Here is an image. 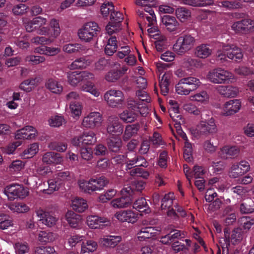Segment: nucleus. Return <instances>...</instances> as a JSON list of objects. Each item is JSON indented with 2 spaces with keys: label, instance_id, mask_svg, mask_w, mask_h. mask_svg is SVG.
<instances>
[{
  "label": "nucleus",
  "instance_id": "obj_61",
  "mask_svg": "<svg viewBox=\"0 0 254 254\" xmlns=\"http://www.w3.org/2000/svg\"><path fill=\"white\" fill-rule=\"evenodd\" d=\"M56 178L61 185L64 182L70 181L73 179L72 174L68 171L59 172L56 175Z\"/></svg>",
  "mask_w": 254,
  "mask_h": 254
},
{
  "label": "nucleus",
  "instance_id": "obj_25",
  "mask_svg": "<svg viewBox=\"0 0 254 254\" xmlns=\"http://www.w3.org/2000/svg\"><path fill=\"white\" fill-rule=\"evenodd\" d=\"M122 241L121 236L108 235L101 238L99 242L104 247L114 248Z\"/></svg>",
  "mask_w": 254,
  "mask_h": 254
},
{
  "label": "nucleus",
  "instance_id": "obj_15",
  "mask_svg": "<svg viewBox=\"0 0 254 254\" xmlns=\"http://www.w3.org/2000/svg\"><path fill=\"white\" fill-rule=\"evenodd\" d=\"M179 108L173 107L170 110V115L173 120L174 121V126L176 129L177 133L182 137L183 139H187V135L183 131L181 127V123H184L182 116L179 114Z\"/></svg>",
  "mask_w": 254,
  "mask_h": 254
},
{
  "label": "nucleus",
  "instance_id": "obj_37",
  "mask_svg": "<svg viewBox=\"0 0 254 254\" xmlns=\"http://www.w3.org/2000/svg\"><path fill=\"white\" fill-rule=\"evenodd\" d=\"M98 248L97 243L92 240L82 242L81 245V254H90L96 251Z\"/></svg>",
  "mask_w": 254,
  "mask_h": 254
},
{
  "label": "nucleus",
  "instance_id": "obj_8",
  "mask_svg": "<svg viewBox=\"0 0 254 254\" xmlns=\"http://www.w3.org/2000/svg\"><path fill=\"white\" fill-rule=\"evenodd\" d=\"M102 123V116L98 112H92L85 116L81 125L83 127L94 128L100 126Z\"/></svg>",
  "mask_w": 254,
  "mask_h": 254
},
{
  "label": "nucleus",
  "instance_id": "obj_35",
  "mask_svg": "<svg viewBox=\"0 0 254 254\" xmlns=\"http://www.w3.org/2000/svg\"><path fill=\"white\" fill-rule=\"evenodd\" d=\"M7 207L11 211L17 213H26L30 210L29 207L26 204L22 202H15L9 203Z\"/></svg>",
  "mask_w": 254,
  "mask_h": 254
},
{
  "label": "nucleus",
  "instance_id": "obj_38",
  "mask_svg": "<svg viewBox=\"0 0 254 254\" xmlns=\"http://www.w3.org/2000/svg\"><path fill=\"white\" fill-rule=\"evenodd\" d=\"M79 89L81 91L90 93L95 97H98L100 95L99 90L95 87V84L91 81H87L81 84Z\"/></svg>",
  "mask_w": 254,
  "mask_h": 254
},
{
  "label": "nucleus",
  "instance_id": "obj_34",
  "mask_svg": "<svg viewBox=\"0 0 254 254\" xmlns=\"http://www.w3.org/2000/svg\"><path fill=\"white\" fill-rule=\"evenodd\" d=\"M212 50L206 44H201L197 46L194 50L195 56L200 59H205L212 54Z\"/></svg>",
  "mask_w": 254,
  "mask_h": 254
},
{
  "label": "nucleus",
  "instance_id": "obj_27",
  "mask_svg": "<svg viewBox=\"0 0 254 254\" xmlns=\"http://www.w3.org/2000/svg\"><path fill=\"white\" fill-rule=\"evenodd\" d=\"M45 87L50 92L56 94H60L63 91V87L59 81L54 78L48 79L45 82Z\"/></svg>",
  "mask_w": 254,
  "mask_h": 254
},
{
  "label": "nucleus",
  "instance_id": "obj_9",
  "mask_svg": "<svg viewBox=\"0 0 254 254\" xmlns=\"http://www.w3.org/2000/svg\"><path fill=\"white\" fill-rule=\"evenodd\" d=\"M114 216L120 222L131 224L136 222L139 218L138 213L131 209L117 211Z\"/></svg>",
  "mask_w": 254,
  "mask_h": 254
},
{
  "label": "nucleus",
  "instance_id": "obj_23",
  "mask_svg": "<svg viewBox=\"0 0 254 254\" xmlns=\"http://www.w3.org/2000/svg\"><path fill=\"white\" fill-rule=\"evenodd\" d=\"M27 172L33 176H45L50 172V168L48 166H37L36 162L32 163L31 165L27 169Z\"/></svg>",
  "mask_w": 254,
  "mask_h": 254
},
{
  "label": "nucleus",
  "instance_id": "obj_40",
  "mask_svg": "<svg viewBox=\"0 0 254 254\" xmlns=\"http://www.w3.org/2000/svg\"><path fill=\"white\" fill-rule=\"evenodd\" d=\"M83 106L78 102H71L69 104V110L71 117L75 120H78L81 115Z\"/></svg>",
  "mask_w": 254,
  "mask_h": 254
},
{
  "label": "nucleus",
  "instance_id": "obj_7",
  "mask_svg": "<svg viewBox=\"0 0 254 254\" xmlns=\"http://www.w3.org/2000/svg\"><path fill=\"white\" fill-rule=\"evenodd\" d=\"M3 193L9 200L15 199H23L29 193V189L22 185L13 184L6 186L3 190Z\"/></svg>",
  "mask_w": 254,
  "mask_h": 254
},
{
  "label": "nucleus",
  "instance_id": "obj_62",
  "mask_svg": "<svg viewBox=\"0 0 254 254\" xmlns=\"http://www.w3.org/2000/svg\"><path fill=\"white\" fill-rule=\"evenodd\" d=\"M238 0H227L220 2L218 5L226 10L236 8L240 6Z\"/></svg>",
  "mask_w": 254,
  "mask_h": 254
},
{
  "label": "nucleus",
  "instance_id": "obj_63",
  "mask_svg": "<svg viewBox=\"0 0 254 254\" xmlns=\"http://www.w3.org/2000/svg\"><path fill=\"white\" fill-rule=\"evenodd\" d=\"M80 155L83 160L90 161L93 157V150L89 147H82L80 150Z\"/></svg>",
  "mask_w": 254,
  "mask_h": 254
},
{
  "label": "nucleus",
  "instance_id": "obj_5",
  "mask_svg": "<svg viewBox=\"0 0 254 254\" xmlns=\"http://www.w3.org/2000/svg\"><path fill=\"white\" fill-rule=\"evenodd\" d=\"M191 134L195 137L202 134H213L217 132V127L215 120L210 118L207 121H201L195 127L190 129Z\"/></svg>",
  "mask_w": 254,
  "mask_h": 254
},
{
  "label": "nucleus",
  "instance_id": "obj_12",
  "mask_svg": "<svg viewBox=\"0 0 254 254\" xmlns=\"http://www.w3.org/2000/svg\"><path fill=\"white\" fill-rule=\"evenodd\" d=\"M224 51L226 52L227 57L230 60L236 62L241 61L243 58V53L242 50L235 45L220 44Z\"/></svg>",
  "mask_w": 254,
  "mask_h": 254
},
{
  "label": "nucleus",
  "instance_id": "obj_47",
  "mask_svg": "<svg viewBox=\"0 0 254 254\" xmlns=\"http://www.w3.org/2000/svg\"><path fill=\"white\" fill-rule=\"evenodd\" d=\"M133 208L138 211L144 212L145 213H148L150 209L148 206L146 201L143 197L139 198L136 200L133 203Z\"/></svg>",
  "mask_w": 254,
  "mask_h": 254
},
{
  "label": "nucleus",
  "instance_id": "obj_17",
  "mask_svg": "<svg viewBox=\"0 0 254 254\" xmlns=\"http://www.w3.org/2000/svg\"><path fill=\"white\" fill-rule=\"evenodd\" d=\"M126 164L127 170L131 169V167L136 164H138V166H148V163L143 157L138 156L133 152H128L127 154Z\"/></svg>",
  "mask_w": 254,
  "mask_h": 254
},
{
  "label": "nucleus",
  "instance_id": "obj_14",
  "mask_svg": "<svg viewBox=\"0 0 254 254\" xmlns=\"http://www.w3.org/2000/svg\"><path fill=\"white\" fill-rule=\"evenodd\" d=\"M106 129L110 134L120 135L123 132L124 126L118 117L111 116L108 119Z\"/></svg>",
  "mask_w": 254,
  "mask_h": 254
},
{
  "label": "nucleus",
  "instance_id": "obj_60",
  "mask_svg": "<svg viewBox=\"0 0 254 254\" xmlns=\"http://www.w3.org/2000/svg\"><path fill=\"white\" fill-rule=\"evenodd\" d=\"M109 149L113 152H118L122 146V140L119 138L113 137L108 142Z\"/></svg>",
  "mask_w": 254,
  "mask_h": 254
},
{
  "label": "nucleus",
  "instance_id": "obj_48",
  "mask_svg": "<svg viewBox=\"0 0 254 254\" xmlns=\"http://www.w3.org/2000/svg\"><path fill=\"white\" fill-rule=\"evenodd\" d=\"M187 86L183 79H181L175 86L176 93L181 95H189L192 91L190 88H188Z\"/></svg>",
  "mask_w": 254,
  "mask_h": 254
},
{
  "label": "nucleus",
  "instance_id": "obj_39",
  "mask_svg": "<svg viewBox=\"0 0 254 254\" xmlns=\"http://www.w3.org/2000/svg\"><path fill=\"white\" fill-rule=\"evenodd\" d=\"M171 77V73L170 72H165L161 78L159 77V85L161 89V92L162 95L165 96L169 91V80Z\"/></svg>",
  "mask_w": 254,
  "mask_h": 254
},
{
  "label": "nucleus",
  "instance_id": "obj_41",
  "mask_svg": "<svg viewBox=\"0 0 254 254\" xmlns=\"http://www.w3.org/2000/svg\"><path fill=\"white\" fill-rule=\"evenodd\" d=\"M39 80L34 78L25 80L19 85V88L26 92L32 91L37 85Z\"/></svg>",
  "mask_w": 254,
  "mask_h": 254
},
{
  "label": "nucleus",
  "instance_id": "obj_3",
  "mask_svg": "<svg viewBox=\"0 0 254 254\" xmlns=\"http://www.w3.org/2000/svg\"><path fill=\"white\" fill-rule=\"evenodd\" d=\"M100 32V28L94 21L84 23L77 32L79 39L85 43H89L96 38Z\"/></svg>",
  "mask_w": 254,
  "mask_h": 254
},
{
  "label": "nucleus",
  "instance_id": "obj_55",
  "mask_svg": "<svg viewBox=\"0 0 254 254\" xmlns=\"http://www.w3.org/2000/svg\"><path fill=\"white\" fill-rule=\"evenodd\" d=\"M82 50V46L79 43H70L65 44L63 47V50L68 54L75 53Z\"/></svg>",
  "mask_w": 254,
  "mask_h": 254
},
{
  "label": "nucleus",
  "instance_id": "obj_53",
  "mask_svg": "<svg viewBox=\"0 0 254 254\" xmlns=\"http://www.w3.org/2000/svg\"><path fill=\"white\" fill-rule=\"evenodd\" d=\"M182 79L188 86H190L191 87V89L192 91L197 89L201 85V82L200 80L194 76H189Z\"/></svg>",
  "mask_w": 254,
  "mask_h": 254
},
{
  "label": "nucleus",
  "instance_id": "obj_22",
  "mask_svg": "<svg viewBox=\"0 0 254 254\" xmlns=\"http://www.w3.org/2000/svg\"><path fill=\"white\" fill-rule=\"evenodd\" d=\"M216 91L222 96L227 98H233L238 95L239 90L232 86L219 85L216 87Z\"/></svg>",
  "mask_w": 254,
  "mask_h": 254
},
{
  "label": "nucleus",
  "instance_id": "obj_50",
  "mask_svg": "<svg viewBox=\"0 0 254 254\" xmlns=\"http://www.w3.org/2000/svg\"><path fill=\"white\" fill-rule=\"evenodd\" d=\"M176 15L181 22H184L190 17L191 12L188 9L180 7L176 9Z\"/></svg>",
  "mask_w": 254,
  "mask_h": 254
},
{
  "label": "nucleus",
  "instance_id": "obj_6",
  "mask_svg": "<svg viewBox=\"0 0 254 254\" xmlns=\"http://www.w3.org/2000/svg\"><path fill=\"white\" fill-rule=\"evenodd\" d=\"M195 42L194 37L190 35L181 36L173 45V50L178 55H183L193 48Z\"/></svg>",
  "mask_w": 254,
  "mask_h": 254
},
{
  "label": "nucleus",
  "instance_id": "obj_54",
  "mask_svg": "<svg viewBox=\"0 0 254 254\" xmlns=\"http://www.w3.org/2000/svg\"><path fill=\"white\" fill-rule=\"evenodd\" d=\"M12 226L13 222L9 215L4 213L0 214V229L5 230Z\"/></svg>",
  "mask_w": 254,
  "mask_h": 254
},
{
  "label": "nucleus",
  "instance_id": "obj_64",
  "mask_svg": "<svg viewBox=\"0 0 254 254\" xmlns=\"http://www.w3.org/2000/svg\"><path fill=\"white\" fill-rule=\"evenodd\" d=\"M28 7L23 3H19L14 5L12 12L15 15H22L26 13Z\"/></svg>",
  "mask_w": 254,
  "mask_h": 254
},
{
  "label": "nucleus",
  "instance_id": "obj_10",
  "mask_svg": "<svg viewBox=\"0 0 254 254\" xmlns=\"http://www.w3.org/2000/svg\"><path fill=\"white\" fill-rule=\"evenodd\" d=\"M36 214L39 221L48 228L54 227L59 221V218L54 213L45 211L41 208L36 211Z\"/></svg>",
  "mask_w": 254,
  "mask_h": 254
},
{
  "label": "nucleus",
  "instance_id": "obj_31",
  "mask_svg": "<svg viewBox=\"0 0 254 254\" xmlns=\"http://www.w3.org/2000/svg\"><path fill=\"white\" fill-rule=\"evenodd\" d=\"M190 100L203 105H207L209 103L210 96L208 93L205 90H202L196 92L190 97Z\"/></svg>",
  "mask_w": 254,
  "mask_h": 254
},
{
  "label": "nucleus",
  "instance_id": "obj_43",
  "mask_svg": "<svg viewBox=\"0 0 254 254\" xmlns=\"http://www.w3.org/2000/svg\"><path fill=\"white\" fill-rule=\"evenodd\" d=\"M39 151V145L37 143L30 144L20 154L22 158H31L35 155Z\"/></svg>",
  "mask_w": 254,
  "mask_h": 254
},
{
  "label": "nucleus",
  "instance_id": "obj_58",
  "mask_svg": "<svg viewBox=\"0 0 254 254\" xmlns=\"http://www.w3.org/2000/svg\"><path fill=\"white\" fill-rule=\"evenodd\" d=\"M174 195L172 192H169L166 194L162 200L161 208L162 209H170L172 206Z\"/></svg>",
  "mask_w": 254,
  "mask_h": 254
},
{
  "label": "nucleus",
  "instance_id": "obj_20",
  "mask_svg": "<svg viewBox=\"0 0 254 254\" xmlns=\"http://www.w3.org/2000/svg\"><path fill=\"white\" fill-rule=\"evenodd\" d=\"M161 229L157 227L146 226L142 227L138 232L137 239L139 241H143L155 236L158 232H160Z\"/></svg>",
  "mask_w": 254,
  "mask_h": 254
},
{
  "label": "nucleus",
  "instance_id": "obj_29",
  "mask_svg": "<svg viewBox=\"0 0 254 254\" xmlns=\"http://www.w3.org/2000/svg\"><path fill=\"white\" fill-rule=\"evenodd\" d=\"M42 161L47 164H61L63 162V158L58 153L49 152L43 155Z\"/></svg>",
  "mask_w": 254,
  "mask_h": 254
},
{
  "label": "nucleus",
  "instance_id": "obj_45",
  "mask_svg": "<svg viewBox=\"0 0 254 254\" xmlns=\"http://www.w3.org/2000/svg\"><path fill=\"white\" fill-rule=\"evenodd\" d=\"M117 41L116 38L114 36L110 37L105 48V53L108 56H112L117 51Z\"/></svg>",
  "mask_w": 254,
  "mask_h": 254
},
{
  "label": "nucleus",
  "instance_id": "obj_28",
  "mask_svg": "<svg viewBox=\"0 0 254 254\" xmlns=\"http://www.w3.org/2000/svg\"><path fill=\"white\" fill-rule=\"evenodd\" d=\"M57 238L58 235L51 231H40L38 234V240L43 244L53 243Z\"/></svg>",
  "mask_w": 254,
  "mask_h": 254
},
{
  "label": "nucleus",
  "instance_id": "obj_30",
  "mask_svg": "<svg viewBox=\"0 0 254 254\" xmlns=\"http://www.w3.org/2000/svg\"><path fill=\"white\" fill-rule=\"evenodd\" d=\"M138 14L142 17H145L148 21L149 25H153L156 22V16L154 10L149 6H145L143 9H139Z\"/></svg>",
  "mask_w": 254,
  "mask_h": 254
},
{
  "label": "nucleus",
  "instance_id": "obj_36",
  "mask_svg": "<svg viewBox=\"0 0 254 254\" xmlns=\"http://www.w3.org/2000/svg\"><path fill=\"white\" fill-rule=\"evenodd\" d=\"M91 64V61L84 58H80L74 60L68 66V68L73 70L76 69H85Z\"/></svg>",
  "mask_w": 254,
  "mask_h": 254
},
{
  "label": "nucleus",
  "instance_id": "obj_57",
  "mask_svg": "<svg viewBox=\"0 0 254 254\" xmlns=\"http://www.w3.org/2000/svg\"><path fill=\"white\" fill-rule=\"evenodd\" d=\"M181 3L192 6H205L211 4L210 0H182Z\"/></svg>",
  "mask_w": 254,
  "mask_h": 254
},
{
  "label": "nucleus",
  "instance_id": "obj_33",
  "mask_svg": "<svg viewBox=\"0 0 254 254\" xmlns=\"http://www.w3.org/2000/svg\"><path fill=\"white\" fill-rule=\"evenodd\" d=\"M119 118L126 123H131L138 118V113L135 111L126 109L119 115Z\"/></svg>",
  "mask_w": 254,
  "mask_h": 254
},
{
  "label": "nucleus",
  "instance_id": "obj_26",
  "mask_svg": "<svg viewBox=\"0 0 254 254\" xmlns=\"http://www.w3.org/2000/svg\"><path fill=\"white\" fill-rule=\"evenodd\" d=\"M239 152L240 149L238 147L226 145L221 148L219 155L222 158H232L237 157Z\"/></svg>",
  "mask_w": 254,
  "mask_h": 254
},
{
  "label": "nucleus",
  "instance_id": "obj_1",
  "mask_svg": "<svg viewBox=\"0 0 254 254\" xmlns=\"http://www.w3.org/2000/svg\"><path fill=\"white\" fill-rule=\"evenodd\" d=\"M23 23L28 32H35L39 35L48 36L50 38H57L61 34V29L59 20L52 18L49 25L46 26L47 18L39 16L29 20L23 18Z\"/></svg>",
  "mask_w": 254,
  "mask_h": 254
},
{
  "label": "nucleus",
  "instance_id": "obj_21",
  "mask_svg": "<svg viewBox=\"0 0 254 254\" xmlns=\"http://www.w3.org/2000/svg\"><path fill=\"white\" fill-rule=\"evenodd\" d=\"M65 219L70 227L77 229L80 228L82 223L80 215L70 210L65 213Z\"/></svg>",
  "mask_w": 254,
  "mask_h": 254
},
{
  "label": "nucleus",
  "instance_id": "obj_52",
  "mask_svg": "<svg viewBox=\"0 0 254 254\" xmlns=\"http://www.w3.org/2000/svg\"><path fill=\"white\" fill-rule=\"evenodd\" d=\"M117 191L115 189H110L101 194L98 198V201L101 203H106L112 199L117 194Z\"/></svg>",
  "mask_w": 254,
  "mask_h": 254
},
{
  "label": "nucleus",
  "instance_id": "obj_49",
  "mask_svg": "<svg viewBox=\"0 0 254 254\" xmlns=\"http://www.w3.org/2000/svg\"><path fill=\"white\" fill-rule=\"evenodd\" d=\"M82 144L91 145L95 143L96 141L95 133L92 131L84 132L81 135Z\"/></svg>",
  "mask_w": 254,
  "mask_h": 254
},
{
  "label": "nucleus",
  "instance_id": "obj_59",
  "mask_svg": "<svg viewBox=\"0 0 254 254\" xmlns=\"http://www.w3.org/2000/svg\"><path fill=\"white\" fill-rule=\"evenodd\" d=\"M129 170L128 173L132 177H140L144 179H147L149 176V174L148 172L139 167H131V169Z\"/></svg>",
  "mask_w": 254,
  "mask_h": 254
},
{
  "label": "nucleus",
  "instance_id": "obj_51",
  "mask_svg": "<svg viewBox=\"0 0 254 254\" xmlns=\"http://www.w3.org/2000/svg\"><path fill=\"white\" fill-rule=\"evenodd\" d=\"M65 123V120L62 115L53 116L48 120V125L51 127H59Z\"/></svg>",
  "mask_w": 254,
  "mask_h": 254
},
{
  "label": "nucleus",
  "instance_id": "obj_18",
  "mask_svg": "<svg viewBox=\"0 0 254 254\" xmlns=\"http://www.w3.org/2000/svg\"><path fill=\"white\" fill-rule=\"evenodd\" d=\"M109 222L108 218L98 215H89L86 218L87 225L92 229H100L102 226Z\"/></svg>",
  "mask_w": 254,
  "mask_h": 254
},
{
  "label": "nucleus",
  "instance_id": "obj_44",
  "mask_svg": "<svg viewBox=\"0 0 254 254\" xmlns=\"http://www.w3.org/2000/svg\"><path fill=\"white\" fill-rule=\"evenodd\" d=\"M48 189H44L41 191L45 194H51L59 190L62 185L56 178L48 181Z\"/></svg>",
  "mask_w": 254,
  "mask_h": 254
},
{
  "label": "nucleus",
  "instance_id": "obj_24",
  "mask_svg": "<svg viewBox=\"0 0 254 254\" xmlns=\"http://www.w3.org/2000/svg\"><path fill=\"white\" fill-rule=\"evenodd\" d=\"M162 24L169 32L176 31L179 29V23L176 18L171 15H164L162 17Z\"/></svg>",
  "mask_w": 254,
  "mask_h": 254
},
{
  "label": "nucleus",
  "instance_id": "obj_56",
  "mask_svg": "<svg viewBox=\"0 0 254 254\" xmlns=\"http://www.w3.org/2000/svg\"><path fill=\"white\" fill-rule=\"evenodd\" d=\"M25 165V163L21 160H14L9 165V171L13 174L18 173L24 168Z\"/></svg>",
  "mask_w": 254,
  "mask_h": 254
},
{
  "label": "nucleus",
  "instance_id": "obj_4",
  "mask_svg": "<svg viewBox=\"0 0 254 254\" xmlns=\"http://www.w3.org/2000/svg\"><path fill=\"white\" fill-rule=\"evenodd\" d=\"M108 183V180L103 176L98 178H92L88 181L84 180H80L78 182L80 189L82 191L88 193L101 190Z\"/></svg>",
  "mask_w": 254,
  "mask_h": 254
},
{
  "label": "nucleus",
  "instance_id": "obj_19",
  "mask_svg": "<svg viewBox=\"0 0 254 254\" xmlns=\"http://www.w3.org/2000/svg\"><path fill=\"white\" fill-rule=\"evenodd\" d=\"M132 203L131 198L129 196L121 195L112 199L110 206L114 209H123L129 207Z\"/></svg>",
  "mask_w": 254,
  "mask_h": 254
},
{
  "label": "nucleus",
  "instance_id": "obj_42",
  "mask_svg": "<svg viewBox=\"0 0 254 254\" xmlns=\"http://www.w3.org/2000/svg\"><path fill=\"white\" fill-rule=\"evenodd\" d=\"M66 77L68 83L71 86L76 87L82 81L80 72L69 71L66 73Z\"/></svg>",
  "mask_w": 254,
  "mask_h": 254
},
{
  "label": "nucleus",
  "instance_id": "obj_11",
  "mask_svg": "<svg viewBox=\"0 0 254 254\" xmlns=\"http://www.w3.org/2000/svg\"><path fill=\"white\" fill-rule=\"evenodd\" d=\"M250 170V165L249 162L243 160L233 164L229 169L228 174L230 178H237L249 172Z\"/></svg>",
  "mask_w": 254,
  "mask_h": 254
},
{
  "label": "nucleus",
  "instance_id": "obj_16",
  "mask_svg": "<svg viewBox=\"0 0 254 254\" xmlns=\"http://www.w3.org/2000/svg\"><path fill=\"white\" fill-rule=\"evenodd\" d=\"M241 108L240 100H230L225 102L222 107V114L224 116H231L238 112Z\"/></svg>",
  "mask_w": 254,
  "mask_h": 254
},
{
  "label": "nucleus",
  "instance_id": "obj_32",
  "mask_svg": "<svg viewBox=\"0 0 254 254\" xmlns=\"http://www.w3.org/2000/svg\"><path fill=\"white\" fill-rule=\"evenodd\" d=\"M71 206L74 210L79 213L84 212L88 207L86 200L78 197L72 199Z\"/></svg>",
  "mask_w": 254,
  "mask_h": 254
},
{
  "label": "nucleus",
  "instance_id": "obj_46",
  "mask_svg": "<svg viewBox=\"0 0 254 254\" xmlns=\"http://www.w3.org/2000/svg\"><path fill=\"white\" fill-rule=\"evenodd\" d=\"M139 128V126L138 124L127 126L123 135V139L126 141L130 139L132 136L137 133Z\"/></svg>",
  "mask_w": 254,
  "mask_h": 254
},
{
  "label": "nucleus",
  "instance_id": "obj_2",
  "mask_svg": "<svg viewBox=\"0 0 254 254\" xmlns=\"http://www.w3.org/2000/svg\"><path fill=\"white\" fill-rule=\"evenodd\" d=\"M207 81L214 84H222L232 82L234 79L233 73L222 67L210 70L206 75Z\"/></svg>",
  "mask_w": 254,
  "mask_h": 254
},
{
  "label": "nucleus",
  "instance_id": "obj_13",
  "mask_svg": "<svg viewBox=\"0 0 254 254\" xmlns=\"http://www.w3.org/2000/svg\"><path fill=\"white\" fill-rule=\"evenodd\" d=\"M38 134L36 128L31 126H27L15 132V138L16 139L32 140L35 139Z\"/></svg>",
  "mask_w": 254,
  "mask_h": 254
}]
</instances>
